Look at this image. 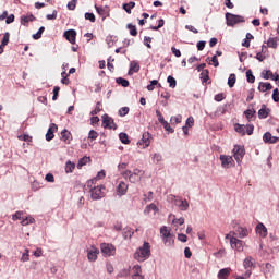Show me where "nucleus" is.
Instances as JSON below:
<instances>
[{"mask_svg": "<svg viewBox=\"0 0 279 279\" xmlns=\"http://www.w3.org/2000/svg\"><path fill=\"white\" fill-rule=\"evenodd\" d=\"M140 71H141V65L136 61H131L129 75H132L133 73H138Z\"/></svg>", "mask_w": 279, "mask_h": 279, "instance_id": "bb28decb", "label": "nucleus"}, {"mask_svg": "<svg viewBox=\"0 0 279 279\" xmlns=\"http://www.w3.org/2000/svg\"><path fill=\"white\" fill-rule=\"evenodd\" d=\"M225 16H226L228 27H234V25H239V23H245V17H243V15H236V14L227 12Z\"/></svg>", "mask_w": 279, "mask_h": 279, "instance_id": "f03ea898", "label": "nucleus"}, {"mask_svg": "<svg viewBox=\"0 0 279 279\" xmlns=\"http://www.w3.org/2000/svg\"><path fill=\"white\" fill-rule=\"evenodd\" d=\"M61 138L63 142L65 143H71V132H69L66 129H64L62 132H61Z\"/></svg>", "mask_w": 279, "mask_h": 279, "instance_id": "2f4dec72", "label": "nucleus"}, {"mask_svg": "<svg viewBox=\"0 0 279 279\" xmlns=\"http://www.w3.org/2000/svg\"><path fill=\"white\" fill-rule=\"evenodd\" d=\"M129 113H130V107H122L118 111L119 117H126V114Z\"/></svg>", "mask_w": 279, "mask_h": 279, "instance_id": "864d4df0", "label": "nucleus"}, {"mask_svg": "<svg viewBox=\"0 0 279 279\" xmlns=\"http://www.w3.org/2000/svg\"><path fill=\"white\" fill-rule=\"evenodd\" d=\"M32 21H36V16H34L32 13L21 16L22 25H27V23H32Z\"/></svg>", "mask_w": 279, "mask_h": 279, "instance_id": "5701e85b", "label": "nucleus"}, {"mask_svg": "<svg viewBox=\"0 0 279 279\" xmlns=\"http://www.w3.org/2000/svg\"><path fill=\"white\" fill-rule=\"evenodd\" d=\"M161 125H163V129L166 130V132H170V134H173V132H175V130H173V128H171V124H169V122H167V120L161 122Z\"/></svg>", "mask_w": 279, "mask_h": 279, "instance_id": "6e6d98bb", "label": "nucleus"}, {"mask_svg": "<svg viewBox=\"0 0 279 279\" xmlns=\"http://www.w3.org/2000/svg\"><path fill=\"white\" fill-rule=\"evenodd\" d=\"M149 256H151V245H149V242H144L134 253V259L138 263H145Z\"/></svg>", "mask_w": 279, "mask_h": 279, "instance_id": "f257e3e1", "label": "nucleus"}, {"mask_svg": "<svg viewBox=\"0 0 279 279\" xmlns=\"http://www.w3.org/2000/svg\"><path fill=\"white\" fill-rule=\"evenodd\" d=\"M231 234H233V236H238L239 239H245L250 235V230H247L245 227L238 226L234 228Z\"/></svg>", "mask_w": 279, "mask_h": 279, "instance_id": "1a4fd4ad", "label": "nucleus"}, {"mask_svg": "<svg viewBox=\"0 0 279 279\" xmlns=\"http://www.w3.org/2000/svg\"><path fill=\"white\" fill-rule=\"evenodd\" d=\"M135 5H136V3L134 1H131L129 3H124L123 4V10L126 11V14H132V9H134Z\"/></svg>", "mask_w": 279, "mask_h": 279, "instance_id": "72a5a7b5", "label": "nucleus"}, {"mask_svg": "<svg viewBox=\"0 0 279 279\" xmlns=\"http://www.w3.org/2000/svg\"><path fill=\"white\" fill-rule=\"evenodd\" d=\"M231 271H232V269H230V268H222L218 272V278L219 279H228V276H230Z\"/></svg>", "mask_w": 279, "mask_h": 279, "instance_id": "c756f323", "label": "nucleus"}, {"mask_svg": "<svg viewBox=\"0 0 279 279\" xmlns=\"http://www.w3.org/2000/svg\"><path fill=\"white\" fill-rule=\"evenodd\" d=\"M154 213V215H156L158 213V206H156V204L151 203L149 205H147L144 209V215H149L150 213Z\"/></svg>", "mask_w": 279, "mask_h": 279, "instance_id": "a878e982", "label": "nucleus"}, {"mask_svg": "<svg viewBox=\"0 0 279 279\" xmlns=\"http://www.w3.org/2000/svg\"><path fill=\"white\" fill-rule=\"evenodd\" d=\"M179 199H180V196H175L173 194H169L167 196V202H169V204H174V206L178 204Z\"/></svg>", "mask_w": 279, "mask_h": 279, "instance_id": "79ce46f5", "label": "nucleus"}, {"mask_svg": "<svg viewBox=\"0 0 279 279\" xmlns=\"http://www.w3.org/2000/svg\"><path fill=\"white\" fill-rule=\"evenodd\" d=\"M87 189H89V193H90V197L94 201L97 199H101L105 197L106 193H104V191H106V186L104 185H98V186H87Z\"/></svg>", "mask_w": 279, "mask_h": 279, "instance_id": "7ed1b4c3", "label": "nucleus"}, {"mask_svg": "<svg viewBox=\"0 0 279 279\" xmlns=\"http://www.w3.org/2000/svg\"><path fill=\"white\" fill-rule=\"evenodd\" d=\"M97 256H99V248L95 246L87 248V260H89V263H95V260H97Z\"/></svg>", "mask_w": 279, "mask_h": 279, "instance_id": "f8f14e48", "label": "nucleus"}, {"mask_svg": "<svg viewBox=\"0 0 279 279\" xmlns=\"http://www.w3.org/2000/svg\"><path fill=\"white\" fill-rule=\"evenodd\" d=\"M269 117V109L267 106L263 105L258 110V119H267Z\"/></svg>", "mask_w": 279, "mask_h": 279, "instance_id": "393cba45", "label": "nucleus"}, {"mask_svg": "<svg viewBox=\"0 0 279 279\" xmlns=\"http://www.w3.org/2000/svg\"><path fill=\"white\" fill-rule=\"evenodd\" d=\"M85 20L90 21V23H95L96 21L95 14L89 12L85 13Z\"/></svg>", "mask_w": 279, "mask_h": 279, "instance_id": "69168bd1", "label": "nucleus"}, {"mask_svg": "<svg viewBox=\"0 0 279 279\" xmlns=\"http://www.w3.org/2000/svg\"><path fill=\"white\" fill-rule=\"evenodd\" d=\"M104 178H106V171L100 170L94 179L87 181V186L89 187L95 186V184L97 183V180H104Z\"/></svg>", "mask_w": 279, "mask_h": 279, "instance_id": "f3484780", "label": "nucleus"}, {"mask_svg": "<svg viewBox=\"0 0 279 279\" xmlns=\"http://www.w3.org/2000/svg\"><path fill=\"white\" fill-rule=\"evenodd\" d=\"M219 160L222 169H230L234 167V159L230 155H220Z\"/></svg>", "mask_w": 279, "mask_h": 279, "instance_id": "0eeeda50", "label": "nucleus"}, {"mask_svg": "<svg viewBox=\"0 0 279 279\" xmlns=\"http://www.w3.org/2000/svg\"><path fill=\"white\" fill-rule=\"evenodd\" d=\"M226 240H230L231 250H236V252H243L245 242L231 235L230 233L225 236Z\"/></svg>", "mask_w": 279, "mask_h": 279, "instance_id": "20e7f679", "label": "nucleus"}, {"mask_svg": "<svg viewBox=\"0 0 279 279\" xmlns=\"http://www.w3.org/2000/svg\"><path fill=\"white\" fill-rule=\"evenodd\" d=\"M246 80L248 84H254V82H256V77L252 74V70L246 71Z\"/></svg>", "mask_w": 279, "mask_h": 279, "instance_id": "de8ad7c7", "label": "nucleus"}, {"mask_svg": "<svg viewBox=\"0 0 279 279\" xmlns=\"http://www.w3.org/2000/svg\"><path fill=\"white\" fill-rule=\"evenodd\" d=\"M138 147H142V149H147L149 145H151V134L149 132H145L142 135L141 141L137 142Z\"/></svg>", "mask_w": 279, "mask_h": 279, "instance_id": "6e6552de", "label": "nucleus"}, {"mask_svg": "<svg viewBox=\"0 0 279 279\" xmlns=\"http://www.w3.org/2000/svg\"><path fill=\"white\" fill-rule=\"evenodd\" d=\"M74 170H75V165L71 161H66L65 173H73Z\"/></svg>", "mask_w": 279, "mask_h": 279, "instance_id": "a18cd8bd", "label": "nucleus"}, {"mask_svg": "<svg viewBox=\"0 0 279 279\" xmlns=\"http://www.w3.org/2000/svg\"><path fill=\"white\" fill-rule=\"evenodd\" d=\"M95 10L97 12V14H99V16L101 17V20L104 21L105 19H108V16H110V7L108 5H97L95 4Z\"/></svg>", "mask_w": 279, "mask_h": 279, "instance_id": "9d476101", "label": "nucleus"}, {"mask_svg": "<svg viewBox=\"0 0 279 279\" xmlns=\"http://www.w3.org/2000/svg\"><path fill=\"white\" fill-rule=\"evenodd\" d=\"M256 233L259 234V236H262V239H265V236H267V227H265V225L259 222L256 226Z\"/></svg>", "mask_w": 279, "mask_h": 279, "instance_id": "4be33fe9", "label": "nucleus"}, {"mask_svg": "<svg viewBox=\"0 0 279 279\" xmlns=\"http://www.w3.org/2000/svg\"><path fill=\"white\" fill-rule=\"evenodd\" d=\"M58 130V125L56 123H51L47 133H46V141H53L56 134H53Z\"/></svg>", "mask_w": 279, "mask_h": 279, "instance_id": "a211bd4d", "label": "nucleus"}, {"mask_svg": "<svg viewBox=\"0 0 279 279\" xmlns=\"http://www.w3.org/2000/svg\"><path fill=\"white\" fill-rule=\"evenodd\" d=\"M128 276H130L129 268H123L118 272L117 278H128Z\"/></svg>", "mask_w": 279, "mask_h": 279, "instance_id": "8fccbe9b", "label": "nucleus"}, {"mask_svg": "<svg viewBox=\"0 0 279 279\" xmlns=\"http://www.w3.org/2000/svg\"><path fill=\"white\" fill-rule=\"evenodd\" d=\"M116 83L122 86L123 88H128V86H130V81L123 77L116 78Z\"/></svg>", "mask_w": 279, "mask_h": 279, "instance_id": "f704fd0d", "label": "nucleus"}, {"mask_svg": "<svg viewBox=\"0 0 279 279\" xmlns=\"http://www.w3.org/2000/svg\"><path fill=\"white\" fill-rule=\"evenodd\" d=\"M44 32H45V26L39 27L38 32L36 34H33L32 38L34 40H40V38H43Z\"/></svg>", "mask_w": 279, "mask_h": 279, "instance_id": "a19ab883", "label": "nucleus"}, {"mask_svg": "<svg viewBox=\"0 0 279 279\" xmlns=\"http://www.w3.org/2000/svg\"><path fill=\"white\" fill-rule=\"evenodd\" d=\"M263 141H264V143H268L269 145H274V144L278 143L279 137L271 135L270 132H266L263 135Z\"/></svg>", "mask_w": 279, "mask_h": 279, "instance_id": "dca6fc26", "label": "nucleus"}, {"mask_svg": "<svg viewBox=\"0 0 279 279\" xmlns=\"http://www.w3.org/2000/svg\"><path fill=\"white\" fill-rule=\"evenodd\" d=\"M125 193H128V183L121 181L117 186V195H119V197H123Z\"/></svg>", "mask_w": 279, "mask_h": 279, "instance_id": "6ab92c4d", "label": "nucleus"}, {"mask_svg": "<svg viewBox=\"0 0 279 279\" xmlns=\"http://www.w3.org/2000/svg\"><path fill=\"white\" fill-rule=\"evenodd\" d=\"M201 80H202L203 84H206V82H208V80H209L208 70H203L201 72Z\"/></svg>", "mask_w": 279, "mask_h": 279, "instance_id": "4d7b16f0", "label": "nucleus"}, {"mask_svg": "<svg viewBox=\"0 0 279 279\" xmlns=\"http://www.w3.org/2000/svg\"><path fill=\"white\" fill-rule=\"evenodd\" d=\"M170 121L172 125H178V123H182V116L178 114V116L171 117Z\"/></svg>", "mask_w": 279, "mask_h": 279, "instance_id": "5fc2aeb1", "label": "nucleus"}, {"mask_svg": "<svg viewBox=\"0 0 279 279\" xmlns=\"http://www.w3.org/2000/svg\"><path fill=\"white\" fill-rule=\"evenodd\" d=\"M100 252L102 254V256H105L106 258L110 257V256H114L117 248L114 247V245L112 244H108V243H102L100 245Z\"/></svg>", "mask_w": 279, "mask_h": 279, "instance_id": "423d86ee", "label": "nucleus"}, {"mask_svg": "<svg viewBox=\"0 0 279 279\" xmlns=\"http://www.w3.org/2000/svg\"><path fill=\"white\" fill-rule=\"evenodd\" d=\"M117 40V36L109 35L106 37V43L108 47H112Z\"/></svg>", "mask_w": 279, "mask_h": 279, "instance_id": "3c124183", "label": "nucleus"}, {"mask_svg": "<svg viewBox=\"0 0 279 279\" xmlns=\"http://www.w3.org/2000/svg\"><path fill=\"white\" fill-rule=\"evenodd\" d=\"M162 241H163L166 247L173 246V243H174L173 235H168L167 238H162Z\"/></svg>", "mask_w": 279, "mask_h": 279, "instance_id": "e433bc0d", "label": "nucleus"}, {"mask_svg": "<svg viewBox=\"0 0 279 279\" xmlns=\"http://www.w3.org/2000/svg\"><path fill=\"white\" fill-rule=\"evenodd\" d=\"M98 136H99V133H97V131H95V130H90L88 133V138L90 141H97Z\"/></svg>", "mask_w": 279, "mask_h": 279, "instance_id": "680f3d73", "label": "nucleus"}, {"mask_svg": "<svg viewBox=\"0 0 279 279\" xmlns=\"http://www.w3.org/2000/svg\"><path fill=\"white\" fill-rule=\"evenodd\" d=\"M160 234H161V239H165V238H167V236H171V230H169V229L167 228V226H162V227L160 228Z\"/></svg>", "mask_w": 279, "mask_h": 279, "instance_id": "4c0bfd02", "label": "nucleus"}, {"mask_svg": "<svg viewBox=\"0 0 279 279\" xmlns=\"http://www.w3.org/2000/svg\"><path fill=\"white\" fill-rule=\"evenodd\" d=\"M244 114H245L247 121H252V119H254V117H256V109H254V108L247 109L246 111H244Z\"/></svg>", "mask_w": 279, "mask_h": 279, "instance_id": "473e14b6", "label": "nucleus"}, {"mask_svg": "<svg viewBox=\"0 0 279 279\" xmlns=\"http://www.w3.org/2000/svg\"><path fill=\"white\" fill-rule=\"evenodd\" d=\"M133 276H143V268H141V265H135L132 268Z\"/></svg>", "mask_w": 279, "mask_h": 279, "instance_id": "49530a36", "label": "nucleus"}, {"mask_svg": "<svg viewBox=\"0 0 279 279\" xmlns=\"http://www.w3.org/2000/svg\"><path fill=\"white\" fill-rule=\"evenodd\" d=\"M167 82L170 86V88H175V86H178V82L175 81V78L173 76H168Z\"/></svg>", "mask_w": 279, "mask_h": 279, "instance_id": "13d9d810", "label": "nucleus"}, {"mask_svg": "<svg viewBox=\"0 0 279 279\" xmlns=\"http://www.w3.org/2000/svg\"><path fill=\"white\" fill-rule=\"evenodd\" d=\"M102 128H109L110 130H117V123L114 119L110 118L108 114L102 116Z\"/></svg>", "mask_w": 279, "mask_h": 279, "instance_id": "9b49d317", "label": "nucleus"}, {"mask_svg": "<svg viewBox=\"0 0 279 279\" xmlns=\"http://www.w3.org/2000/svg\"><path fill=\"white\" fill-rule=\"evenodd\" d=\"M278 37H270L267 40V47H269L270 49H278Z\"/></svg>", "mask_w": 279, "mask_h": 279, "instance_id": "7c9ffc66", "label": "nucleus"}, {"mask_svg": "<svg viewBox=\"0 0 279 279\" xmlns=\"http://www.w3.org/2000/svg\"><path fill=\"white\" fill-rule=\"evenodd\" d=\"M235 132H238V134H242V136H244L245 125H241V124L235 125Z\"/></svg>", "mask_w": 279, "mask_h": 279, "instance_id": "e2e57ef3", "label": "nucleus"}, {"mask_svg": "<svg viewBox=\"0 0 279 279\" xmlns=\"http://www.w3.org/2000/svg\"><path fill=\"white\" fill-rule=\"evenodd\" d=\"M122 236L125 240L132 239V236H134V230H132L130 227H125L122 231Z\"/></svg>", "mask_w": 279, "mask_h": 279, "instance_id": "cd10ccee", "label": "nucleus"}, {"mask_svg": "<svg viewBox=\"0 0 279 279\" xmlns=\"http://www.w3.org/2000/svg\"><path fill=\"white\" fill-rule=\"evenodd\" d=\"M150 158L155 165H158V162H162V154L160 153L153 154Z\"/></svg>", "mask_w": 279, "mask_h": 279, "instance_id": "c9c22d12", "label": "nucleus"}, {"mask_svg": "<svg viewBox=\"0 0 279 279\" xmlns=\"http://www.w3.org/2000/svg\"><path fill=\"white\" fill-rule=\"evenodd\" d=\"M262 271L266 278L274 276V266L270 263L262 264Z\"/></svg>", "mask_w": 279, "mask_h": 279, "instance_id": "4468645a", "label": "nucleus"}, {"mask_svg": "<svg viewBox=\"0 0 279 279\" xmlns=\"http://www.w3.org/2000/svg\"><path fill=\"white\" fill-rule=\"evenodd\" d=\"M21 263H27L29 262V250H25V252L22 254Z\"/></svg>", "mask_w": 279, "mask_h": 279, "instance_id": "bf43d9fd", "label": "nucleus"}, {"mask_svg": "<svg viewBox=\"0 0 279 279\" xmlns=\"http://www.w3.org/2000/svg\"><path fill=\"white\" fill-rule=\"evenodd\" d=\"M90 162V157H83L78 160L77 169H82L84 166L88 165Z\"/></svg>", "mask_w": 279, "mask_h": 279, "instance_id": "58836bf2", "label": "nucleus"}, {"mask_svg": "<svg viewBox=\"0 0 279 279\" xmlns=\"http://www.w3.org/2000/svg\"><path fill=\"white\" fill-rule=\"evenodd\" d=\"M175 206L179 207V210H182L183 213H186L189 210V201L182 199V197L179 196L178 203Z\"/></svg>", "mask_w": 279, "mask_h": 279, "instance_id": "aec40b11", "label": "nucleus"}, {"mask_svg": "<svg viewBox=\"0 0 279 279\" xmlns=\"http://www.w3.org/2000/svg\"><path fill=\"white\" fill-rule=\"evenodd\" d=\"M121 175L125 179L129 180V182H131L132 184H136V182H138V178H134L132 175V171L130 170H125L123 172H121Z\"/></svg>", "mask_w": 279, "mask_h": 279, "instance_id": "412c9836", "label": "nucleus"}, {"mask_svg": "<svg viewBox=\"0 0 279 279\" xmlns=\"http://www.w3.org/2000/svg\"><path fill=\"white\" fill-rule=\"evenodd\" d=\"M131 175L133 178H138V182H141V178L143 175V170L141 169H134L133 172H131Z\"/></svg>", "mask_w": 279, "mask_h": 279, "instance_id": "603ef678", "label": "nucleus"}, {"mask_svg": "<svg viewBox=\"0 0 279 279\" xmlns=\"http://www.w3.org/2000/svg\"><path fill=\"white\" fill-rule=\"evenodd\" d=\"M10 43V34L7 32L3 34V38L1 41V47H5Z\"/></svg>", "mask_w": 279, "mask_h": 279, "instance_id": "052dcab7", "label": "nucleus"}, {"mask_svg": "<svg viewBox=\"0 0 279 279\" xmlns=\"http://www.w3.org/2000/svg\"><path fill=\"white\" fill-rule=\"evenodd\" d=\"M233 158L238 165L243 162V158L245 157V147L242 145H235L232 149Z\"/></svg>", "mask_w": 279, "mask_h": 279, "instance_id": "39448f33", "label": "nucleus"}, {"mask_svg": "<svg viewBox=\"0 0 279 279\" xmlns=\"http://www.w3.org/2000/svg\"><path fill=\"white\" fill-rule=\"evenodd\" d=\"M119 138L123 145H130V137L126 135V133H120Z\"/></svg>", "mask_w": 279, "mask_h": 279, "instance_id": "37998d69", "label": "nucleus"}, {"mask_svg": "<svg viewBox=\"0 0 279 279\" xmlns=\"http://www.w3.org/2000/svg\"><path fill=\"white\" fill-rule=\"evenodd\" d=\"M65 39L69 40L71 45H75V38H77V32L75 29H68L63 33Z\"/></svg>", "mask_w": 279, "mask_h": 279, "instance_id": "ddd939ff", "label": "nucleus"}, {"mask_svg": "<svg viewBox=\"0 0 279 279\" xmlns=\"http://www.w3.org/2000/svg\"><path fill=\"white\" fill-rule=\"evenodd\" d=\"M234 84H236V74H230L228 78L229 88H234Z\"/></svg>", "mask_w": 279, "mask_h": 279, "instance_id": "ea45409f", "label": "nucleus"}, {"mask_svg": "<svg viewBox=\"0 0 279 279\" xmlns=\"http://www.w3.org/2000/svg\"><path fill=\"white\" fill-rule=\"evenodd\" d=\"M36 219H34V217L28 216L26 218H24L21 223L22 226H29V223H35Z\"/></svg>", "mask_w": 279, "mask_h": 279, "instance_id": "09e8293b", "label": "nucleus"}, {"mask_svg": "<svg viewBox=\"0 0 279 279\" xmlns=\"http://www.w3.org/2000/svg\"><path fill=\"white\" fill-rule=\"evenodd\" d=\"M272 100L275 101V104H278L279 101V90L278 88H275L272 92Z\"/></svg>", "mask_w": 279, "mask_h": 279, "instance_id": "338daca9", "label": "nucleus"}, {"mask_svg": "<svg viewBox=\"0 0 279 279\" xmlns=\"http://www.w3.org/2000/svg\"><path fill=\"white\" fill-rule=\"evenodd\" d=\"M264 80H272L274 82H279V75L277 73H271V70H264L262 72Z\"/></svg>", "mask_w": 279, "mask_h": 279, "instance_id": "2eb2a0df", "label": "nucleus"}, {"mask_svg": "<svg viewBox=\"0 0 279 279\" xmlns=\"http://www.w3.org/2000/svg\"><path fill=\"white\" fill-rule=\"evenodd\" d=\"M271 88H274L271 83L260 82L259 85H258V90H260V93H267V90H271Z\"/></svg>", "mask_w": 279, "mask_h": 279, "instance_id": "c85d7f7f", "label": "nucleus"}, {"mask_svg": "<svg viewBox=\"0 0 279 279\" xmlns=\"http://www.w3.org/2000/svg\"><path fill=\"white\" fill-rule=\"evenodd\" d=\"M254 263H256V260L252 256H247L243 262L244 269H252Z\"/></svg>", "mask_w": 279, "mask_h": 279, "instance_id": "b1692460", "label": "nucleus"}, {"mask_svg": "<svg viewBox=\"0 0 279 279\" xmlns=\"http://www.w3.org/2000/svg\"><path fill=\"white\" fill-rule=\"evenodd\" d=\"M172 223H173V226H184V218H183V217H181V218H174V219L172 220Z\"/></svg>", "mask_w": 279, "mask_h": 279, "instance_id": "0e129e2a", "label": "nucleus"}, {"mask_svg": "<svg viewBox=\"0 0 279 279\" xmlns=\"http://www.w3.org/2000/svg\"><path fill=\"white\" fill-rule=\"evenodd\" d=\"M77 5V0H71L70 2H68V10H75Z\"/></svg>", "mask_w": 279, "mask_h": 279, "instance_id": "774afa93", "label": "nucleus"}, {"mask_svg": "<svg viewBox=\"0 0 279 279\" xmlns=\"http://www.w3.org/2000/svg\"><path fill=\"white\" fill-rule=\"evenodd\" d=\"M126 27H128L131 36H138V31L136 29L135 25L128 24Z\"/></svg>", "mask_w": 279, "mask_h": 279, "instance_id": "c03bdc74", "label": "nucleus"}]
</instances>
